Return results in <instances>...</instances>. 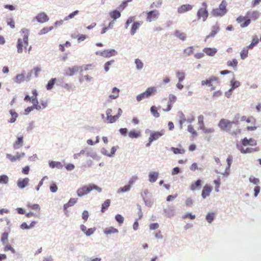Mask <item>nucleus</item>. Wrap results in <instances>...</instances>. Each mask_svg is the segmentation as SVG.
Segmentation results:
<instances>
[{
  "mask_svg": "<svg viewBox=\"0 0 261 261\" xmlns=\"http://www.w3.org/2000/svg\"><path fill=\"white\" fill-rule=\"evenodd\" d=\"M218 125L221 130L228 133L232 136H237L241 133V129L238 125V121H230L222 118L219 121Z\"/></svg>",
  "mask_w": 261,
  "mask_h": 261,
  "instance_id": "f257e3e1",
  "label": "nucleus"
},
{
  "mask_svg": "<svg viewBox=\"0 0 261 261\" xmlns=\"http://www.w3.org/2000/svg\"><path fill=\"white\" fill-rule=\"evenodd\" d=\"M22 34L23 35V38H19L17 40V50L18 53H22L23 49L25 48L29 44L28 37L29 31L28 29H22L21 30Z\"/></svg>",
  "mask_w": 261,
  "mask_h": 261,
  "instance_id": "f03ea898",
  "label": "nucleus"
},
{
  "mask_svg": "<svg viewBox=\"0 0 261 261\" xmlns=\"http://www.w3.org/2000/svg\"><path fill=\"white\" fill-rule=\"evenodd\" d=\"M93 190L97 191L99 193L102 191V189L100 187L95 185L91 184L88 186H85L78 189L76 191V193L78 196L82 197L86 194H87L90 191Z\"/></svg>",
  "mask_w": 261,
  "mask_h": 261,
  "instance_id": "7ed1b4c3",
  "label": "nucleus"
},
{
  "mask_svg": "<svg viewBox=\"0 0 261 261\" xmlns=\"http://www.w3.org/2000/svg\"><path fill=\"white\" fill-rule=\"evenodd\" d=\"M135 16H130L126 20L125 24V28L127 29L129 24L134 22L130 29V33L131 35H134L137 32L139 27L143 24V21H136L135 22Z\"/></svg>",
  "mask_w": 261,
  "mask_h": 261,
  "instance_id": "20e7f679",
  "label": "nucleus"
},
{
  "mask_svg": "<svg viewBox=\"0 0 261 261\" xmlns=\"http://www.w3.org/2000/svg\"><path fill=\"white\" fill-rule=\"evenodd\" d=\"M207 5L205 2H203L202 4V7L199 8L197 12V17L198 20H202L203 21H205L208 16V12L207 11Z\"/></svg>",
  "mask_w": 261,
  "mask_h": 261,
  "instance_id": "39448f33",
  "label": "nucleus"
},
{
  "mask_svg": "<svg viewBox=\"0 0 261 261\" xmlns=\"http://www.w3.org/2000/svg\"><path fill=\"white\" fill-rule=\"evenodd\" d=\"M164 134L165 130L163 129L160 131L151 132L148 139V142L146 144V146L149 147L153 141L159 139L163 136Z\"/></svg>",
  "mask_w": 261,
  "mask_h": 261,
  "instance_id": "423d86ee",
  "label": "nucleus"
},
{
  "mask_svg": "<svg viewBox=\"0 0 261 261\" xmlns=\"http://www.w3.org/2000/svg\"><path fill=\"white\" fill-rule=\"evenodd\" d=\"M79 71L82 72L83 67H80L78 66L70 67L65 70L64 75L66 76H72Z\"/></svg>",
  "mask_w": 261,
  "mask_h": 261,
  "instance_id": "0eeeda50",
  "label": "nucleus"
},
{
  "mask_svg": "<svg viewBox=\"0 0 261 261\" xmlns=\"http://www.w3.org/2000/svg\"><path fill=\"white\" fill-rule=\"evenodd\" d=\"M238 23L240 24V27L242 28L248 27L250 24V19L247 16H239L236 19Z\"/></svg>",
  "mask_w": 261,
  "mask_h": 261,
  "instance_id": "6e6552de",
  "label": "nucleus"
},
{
  "mask_svg": "<svg viewBox=\"0 0 261 261\" xmlns=\"http://www.w3.org/2000/svg\"><path fill=\"white\" fill-rule=\"evenodd\" d=\"M218 81V77L215 76H212L209 79L201 81L202 86H207L208 87H212L211 89L214 90V87H213V83L214 82H217Z\"/></svg>",
  "mask_w": 261,
  "mask_h": 261,
  "instance_id": "1a4fd4ad",
  "label": "nucleus"
},
{
  "mask_svg": "<svg viewBox=\"0 0 261 261\" xmlns=\"http://www.w3.org/2000/svg\"><path fill=\"white\" fill-rule=\"evenodd\" d=\"M39 23H44L48 21L49 17L44 12H40L38 13L34 18Z\"/></svg>",
  "mask_w": 261,
  "mask_h": 261,
  "instance_id": "9d476101",
  "label": "nucleus"
},
{
  "mask_svg": "<svg viewBox=\"0 0 261 261\" xmlns=\"http://www.w3.org/2000/svg\"><path fill=\"white\" fill-rule=\"evenodd\" d=\"M237 148L241 151L242 153H251L254 151H257L259 149L258 148H252L250 147H243L242 145H237Z\"/></svg>",
  "mask_w": 261,
  "mask_h": 261,
  "instance_id": "9b49d317",
  "label": "nucleus"
},
{
  "mask_svg": "<svg viewBox=\"0 0 261 261\" xmlns=\"http://www.w3.org/2000/svg\"><path fill=\"white\" fill-rule=\"evenodd\" d=\"M112 109H108L106 111L107 119L110 123H113L115 122L119 118V115L112 116Z\"/></svg>",
  "mask_w": 261,
  "mask_h": 261,
  "instance_id": "f8f14e48",
  "label": "nucleus"
},
{
  "mask_svg": "<svg viewBox=\"0 0 261 261\" xmlns=\"http://www.w3.org/2000/svg\"><path fill=\"white\" fill-rule=\"evenodd\" d=\"M246 16L250 19V20L255 21L259 18V13L256 11H248Z\"/></svg>",
  "mask_w": 261,
  "mask_h": 261,
  "instance_id": "ddd939ff",
  "label": "nucleus"
},
{
  "mask_svg": "<svg viewBox=\"0 0 261 261\" xmlns=\"http://www.w3.org/2000/svg\"><path fill=\"white\" fill-rule=\"evenodd\" d=\"M29 180H30L28 177L20 178L17 180V186L20 189L24 188L28 185Z\"/></svg>",
  "mask_w": 261,
  "mask_h": 261,
  "instance_id": "4468645a",
  "label": "nucleus"
},
{
  "mask_svg": "<svg viewBox=\"0 0 261 261\" xmlns=\"http://www.w3.org/2000/svg\"><path fill=\"white\" fill-rule=\"evenodd\" d=\"M193 6L189 4L182 5L178 8L177 12L178 13L181 14L191 10Z\"/></svg>",
  "mask_w": 261,
  "mask_h": 261,
  "instance_id": "2eb2a0df",
  "label": "nucleus"
},
{
  "mask_svg": "<svg viewBox=\"0 0 261 261\" xmlns=\"http://www.w3.org/2000/svg\"><path fill=\"white\" fill-rule=\"evenodd\" d=\"M23 144V137L22 136L18 137L13 144V148L15 149L20 148Z\"/></svg>",
  "mask_w": 261,
  "mask_h": 261,
  "instance_id": "dca6fc26",
  "label": "nucleus"
},
{
  "mask_svg": "<svg viewBox=\"0 0 261 261\" xmlns=\"http://www.w3.org/2000/svg\"><path fill=\"white\" fill-rule=\"evenodd\" d=\"M176 100V97L175 96L173 95H170L169 96V101L168 102L167 107L164 110L165 111H170L172 107L173 104L175 102Z\"/></svg>",
  "mask_w": 261,
  "mask_h": 261,
  "instance_id": "f3484780",
  "label": "nucleus"
},
{
  "mask_svg": "<svg viewBox=\"0 0 261 261\" xmlns=\"http://www.w3.org/2000/svg\"><path fill=\"white\" fill-rule=\"evenodd\" d=\"M33 96H32L31 102L33 104V107H35L36 109V106L39 105V102L37 99L38 92L36 89H34L32 91Z\"/></svg>",
  "mask_w": 261,
  "mask_h": 261,
  "instance_id": "a211bd4d",
  "label": "nucleus"
},
{
  "mask_svg": "<svg viewBox=\"0 0 261 261\" xmlns=\"http://www.w3.org/2000/svg\"><path fill=\"white\" fill-rule=\"evenodd\" d=\"M212 188L210 186L205 185L204 186L202 191V197L203 198H205L206 197L208 196L212 192Z\"/></svg>",
  "mask_w": 261,
  "mask_h": 261,
  "instance_id": "6ab92c4d",
  "label": "nucleus"
},
{
  "mask_svg": "<svg viewBox=\"0 0 261 261\" xmlns=\"http://www.w3.org/2000/svg\"><path fill=\"white\" fill-rule=\"evenodd\" d=\"M159 12L157 11H151L147 14V20L151 21L153 19L156 18L159 15Z\"/></svg>",
  "mask_w": 261,
  "mask_h": 261,
  "instance_id": "aec40b11",
  "label": "nucleus"
},
{
  "mask_svg": "<svg viewBox=\"0 0 261 261\" xmlns=\"http://www.w3.org/2000/svg\"><path fill=\"white\" fill-rule=\"evenodd\" d=\"M117 52L114 49L104 50L100 53V55L106 58H109L115 56Z\"/></svg>",
  "mask_w": 261,
  "mask_h": 261,
  "instance_id": "412c9836",
  "label": "nucleus"
},
{
  "mask_svg": "<svg viewBox=\"0 0 261 261\" xmlns=\"http://www.w3.org/2000/svg\"><path fill=\"white\" fill-rule=\"evenodd\" d=\"M219 30L220 28L218 24L214 25L212 27V30L211 33L206 36V38L214 37L216 35V34L219 31Z\"/></svg>",
  "mask_w": 261,
  "mask_h": 261,
  "instance_id": "4be33fe9",
  "label": "nucleus"
},
{
  "mask_svg": "<svg viewBox=\"0 0 261 261\" xmlns=\"http://www.w3.org/2000/svg\"><path fill=\"white\" fill-rule=\"evenodd\" d=\"M174 35L177 38L181 41H185L187 38L186 34L179 30H175Z\"/></svg>",
  "mask_w": 261,
  "mask_h": 261,
  "instance_id": "5701e85b",
  "label": "nucleus"
},
{
  "mask_svg": "<svg viewBox=\"0 0 261 261\" xmlns=\"http://www.w3.org/2000/svg\"><path fill=\"white\" fill-rule=\"evenodd\" d=\"M203 51L207 56H214L217 52V50L215 48L205 47L203 49Z\"/></svg>",
  "mask_w": 261,
  "mask_h": 261,
  "instance_id": "b1692460",
  "label": "nucleus"
},
{
  "mask_svg": "<svg viewBox=\"0 0 261 261\" xmlns=\"http://www.w3.org/2000/svg\"><path fill=\"white\" fill-rule=\"evenodd\" d=\"M24 153L22 152L20 153H17L15 155H12L11 154H8L7 155V156L11 162H14L17 160H19L20 158L24 156Z\"/></svg>",
  "mask_w": 261,
  "mask_h": 261,
  "instance_id": "393cba45",
  "label": "nucleus"
},
{
  "mask_svg": "<svg viewBox=\"0 0 261 261\" xmlns=\"http://www.w3.org/2000/svg\"><path fill=\"white\" fill-rule=\"evenodd\" d=\"M25 79L24 72L17 74L14 79V81L17 84H20L23 82Z\"/></svg>",
  "mask_w": 261,
  "mask_h": 261,
  "instance_id": "a878e982",
  "label": "nucleus"
},
{
  "mask_svg": "<svg viewBox=\"0 0 261 261\" xmlns=\"http://www.w3.org/2000/svg\"><path fill=\"white\" fill-rule=\"evenodd\" d=\"M103 232L105 234L109 235L113 233H117L118 230L113 227H109L106 228L103 230Z\"/></svg>",
  "mask_w": 261,
  "mask_h": 261,
  "instance_id": "bb28decb",
  "label": "nucleus"
},
{
  "mask_svg": "<svg viewBox=\"0 0 261 261\" xmlns=\"http://www.w3.org/2000/svg\"><path fill=\"white\" fill-rule=\"evenodd\" d=\"M148 97L155 95L156 93V88L155 87H150L145 91Z\"/></svg>",
  "mask_w": 261,
  "mask_h": 261,
  "instance_id": "cd10ccee",
  "label": "nucleus"
},
{
  "mask_svg": "<svg viewBox=\"0 0 261 261\" xmlns=\"http://www.w3.org/2000/svg\"><path fill=\"white\" fill-rule=\"evenodd\" d=\"M227 4L225 0H223L221 4L219 6V9L225 15L227 13Z\"/></svg>",
  "mask_w": 261,
  "mask_h": 261,
  "instance_id": "c85d7f7f",
  "label": "nucleus"
},
{
  "mask_svg": "<svg viewBox=\"0 0 261 261\" xmlns=\"http://www.w3.org/2000/svg\"><path fill=\"white\" fill-rule=\"evenodd\" d=\"M212 14L215 17H221L224 15L223 12L218 8L213 9L212 11Z\"/></svg>",
  "mask_w": 261,
  "mask_h": 261,
  "instance_id": "c756f323",
  "label": "nucleus"
},
{
  "mask_svg": "<svg viewBox=\"0 0 261 261\" xmlns=\"http://www.w3.org/2000/svg\"><path fill=\"white\" fill-rule=\"evenodd\" d=\"M111 203V200L110 199H107L101 205V213H104L110 206Z\"/></svg>",
  "mask_w": 261,
  "mask_h": 261,
  "instance_id": "7c9ffc66",
  "label": "nucleus"
},
{
  "mask_svg": "<svg viewBox=\"0 0 261 261\" xmlns=\"http://www.w3.org/2000/svg\"><path fill=\"white\" fill-rule=\"evenodd\" d=\"M109 15L112 18L115 20L120 17L121 13L117 10H114L110 12Z\"/></svg>",
  "mask_w": 261,
  "mask_h": 261,
  "instance_id": "2f4dec72",
  "label": "nucleus"
},
{
  "mask_svg": "<svg viewBox=\"0 0 261 261\" xmlns=\"http://www.w3.org/2000/svg\"><path fill=\"white\" fill-rule=\"evenodd\" d=\"M119 90L114 87L112 89V94L110 95L109 97L111 99H116L119 96Z\"/></svg>",
  "mask_w": 261,
  "mask_h": 261,
  "instance_id": "473e14b6",
  "label": "nucleus"
},
{
  "mask_svg": "<svg viewBox=\"0 0 261 261\" xmlns=\"http://www.w3.org/2000/svg\"><path fill=\"white\" fill-rule=\"evenodd\" d=\"M158 177V173L155 172H150L149 174V180L150 182H155Z\"/></svg>",
  "mask_w": 261,
  "mask_h": 261,
  "instance_id": "72a5a7b5",
  "label": "nucleus"
},
{
  "mask_svg": "<svg viewBox=\"0 0 261 261\" xmlns=\"http://www.w3.org/2000/svg\"><path fill=\"white\" fill-rule=\"evenodd\" d=\"M76 202V198H71L67 203L64 205V210H66L68 207L73 205Z\"/></svg>",
  "mask_w": 261,
  "mask_h": 261,
  "instance_id": "f704fd0d",
  "label": "nucleus"
},
{
  "mask_svg": "<svg viewBox=\"0 0 261 261\" xmlns=\"http://www.w3.org/2000/svg\"><path fill=\"white\" fill-rule=\"evenodd\" d=\"M141 133L139 131H136L135 130H131L128 133V136L130 138H137L140 137Z\"/></svg>",
  "mask_w": 261,
  "mask_h": 261,
  "instance_id": "c9c22d12",
  "label": "nucleus"
},
{
  "mask_svg": "<svg viewBox=\"0 0 261 261\" xmlns=\"http://www.w3.org/2000/svg\"><path fill=\"white\" fill-rule=\"evenodd\" d=\"M238 61L234 59L232 60L228 61L227 62V65L229 67H232L234 68V70L237 69L238 66Z\"/></svg>",
  "mask_w": 261,
  "mask_h": 261,
  "instance_id": "e433bc0d",
  "label": "nucleus"
},
{
  "mask_svg": "<svg viewBox=\"0 0 261 261\" xmlns=\"http://www.w3.org/2000/svg\"><path fill=\"white\" fill-rule=\"evenodd\" d=\"M49 166L52 168H57L58 169L62 168L63 167L62 164L60 162L51 161L49 163Z\"/></svg>",
  "mask_w": 261,
  "mask_h": 261,
  "instance_id": "4c0bfd02",
  "label": "nucleus"
},
{
  "mask_svg": "<svg viewBox=\"0 0 261 261\" xmlns=\"http://www.w3.org/2000/svg\"><path fill=\"white\" fill-rule=\"evenodd\" d=\"M231 88L229 90V91L233 90L234 89L239 87L240 86V82L238 81H236L234 79L230 81Z\"/></svg>",
  "mask_w": 261,
  "mask_h": 261,
  "instance_id": "58836bf2",
  "label": "nucleus"
},
{
  "mask_svg": "<svg viewBox=\"0 0 261 261\" xmlns=\"http://www.w3.org/2000/svg\"><path fill=\"white\" fill-rule=\"evenodd\" d=\"M10 113L11 114V118H10V119L9 120V122L10 123H13V122H14L16 120V118H17L18 117V114H17V113H16L15 112H14L13 110H11L10 111Z\"/></svg>",
  "mask_w": 261,
  "mask_h": 261,
  "instance_id": "ea45409f",
  "label": "nucleus"
},
{
  "mask_svg": "<svg viewBox=\"0 0 261 261\" xmlns=\"http://www.w3.org/2000/svg\"><path fill=\"white\" fill-rule=\"evenodd\" d=\"M176 75L179 82H182L185 79V73L184 71H178L176 72Z\"/></svg>",
  "mask_w": 261,
  "mask_h": 261,
  "instance_id": "a19ab883",
  "label": "nucleus"
},
{
  "mask_svg": "<svg viewBox=\"0 0 261 261\" xmlns=\"http://www.w3.org/2000/svg\"><path fill=\"white\" fill-rule=\"evenodd\" d=\"M198 121L199 124V128L200 129L204 128V117L202 115H200L198 117Z\"/></svg>",
  "mask_w": 261,
  "mask_h": 261,
  "instance_id": "79ce46f5",
  "label": "nucleus"
},
{
  "mask_svg": "<svg viewBox=\"0 0 261 261\" xmlns=\"http://www.w3.org/2000/svg\"><path fill=\"white\" fill-rule=\"evenodd\" d=\"M47 106V102L45 100H41L38 106H36V109L40 110L41 109H45Z\"/></svg>",
  "mask_w": 261,
  "mask_h": 261,
  "instance_id": "37998d69",
  "label": "nucleus"
},
{
  "mask_svg": "<svg viewBox=\"0 0 261 261\" xmlns=\"http://www.w3.org/2000/svg\"><path fill=\"white\" fill-rule=\"evenodd\" d=\"M171 150L174 154H184L185 152V150L181 148L171 147Z\"/></svg>",
  "mask_w": 261,
  "mask_h": 261,
  "instance_id": "c03bdc74",
  "label": "nucleus"
},
{
  "mask_svg": "<svg viewBox=\"0 0 261 261\" xmlns=\"http://www.w3.org/2000/svg\"><path fill=\"white\" fill-rule=\"evenodd\" d=\"M248 49L247 47L242 49L240 53V56L242 60H244L248 57Z\"/></svg>",
  "mask_w": 261,
  "mask_h": 261,
  "instance_id": "a18cd8bd",
  "label": "nucleus"
},
{
  "mask_svg": "<svg viewBox=\"0 0 261 261\" xmlns=\"http://www.w3.org/2000/svg\"><path fill=\"white\" fill-rule=\"evenodd\" d=\"M201 180H197L195 183L192 184L191 186V189L193 191L197 189H199L201 185Z\"/></svg>",
  "mask_w": 261,
  "mask_h": 261,
  "instance_id": "49530a36",
  "label": "nucleus"
},
{
  "mask_svg": "<svg viewBox=\"0 0 261 261\" xmlns=\"http://www.w3.org/2000/svg\"><path fill=\"white\" fill-rule=\"evenodd\" d=\"M54 27L53 26L49 27H44L43 29H42L39 33V35H44L46 34L47 33L49 32V31H51L53 29Z\"/></svg>",
  "mask_w": 261,
  "mask_h": 261,
  "instance_id": "de8ad7c7",
  "label": "nucleus"
},
{
  "mask_svg": "<svg viewBox=\"0 0 261 261\" xmlns=\"http://www.w3.org/2000/svg\"><path fill=\"white\" fill-rule=\"evenodd\" d=\"M259 40L257 37H255L253 38L252 41L251 43L247 46V47L249 49H252L253 48L254 46L256 45L258 43Z\"/></svg>",
  "mask_w": 261,
  "mask_h": 261,
  "instance_id": "09e8293b",
  "label": "nucleus"
},
{
  "mask_svg": "<svg viewBox=\"0 0 261 261\" xmlns=\"http://www.w3.org/2000/svg\"><path fill=\"white\" fill-rule=\"evenodd\" d=\"M150 111L151 114L156 118H158L160 116V114L158 111L157 108L153 106H152L150 108Z\"/></svg>",
  "mask_w": 261,
  "mask_h": 261,
  "instance_id": "8fccbe9b",
  "label": "nucleus"
},
{
  "mask_svg": "<svg viewBox=\"0 0 261 261\" xmlns=\"http://www.w3.org/2000/svg\"><path fill=\"white\" fill-rule=\"evenodd\" d=\"M130 189V185H126L123 187L120 188L117 191L118 193H123L129 191Z\"/></svg>",
  "mask_w": 261,
  "mask_h": 261,
  "instance_id": "3c124183",
  "label": "nucleus"
},
{
  "mask_svg": "<svg viewBox=\"0 0 261 261\" xmlns=\"http://www.w3.org/2000/svg\"><path fill=\"white\" fill-rule=\"evenodd\" d=\"M27 207L29 208L36 210L39 211L40 210V207L39 204H32L31 203H28L27 204Z\"/></svg>",
  "mask_w": 261,
  "mask_h": 261,
  "instance_id": "603ef678",
  "label": "nucleus"
},
{
  "mask_svg": "<svg viewBox=\"0 0 261 261\" xmlns=\"http://www.w3.org/2000/svg\"><path fill=\"white\" fill-rule=\"evenodd\" d=\"M79 12L78 10L74 11V12H72L71 13H70L68 16H66L64 18V20L66 21V20H68L69 19H72V18H73L74 17V16H75L76 15L78 14Z\"/></svg>",
  "mask_w": 261,
  "mask_h": 261,
  "instance_id": "864d4df0",
  "label": "nucleus"
},
{
  "mask_svg": "<svg viewBox=\"0 0 261 261\" xmlns=\"http://www.w3.org/2000/svg\"><path fill=\"white\" fill-rule=\"evenodd\" d=\"M9 178L7 175H3L0 176V184H7Z\"/></svg>",
  "mask_w": 261,
  "mask_h": 261,
  "instance_id": "5fc2aeb1",
  "label": "nucleus"
},
{
  "mask_svg": "<svg viewBox=\"0 0 261 261\" xmlns=\"http://www.w3.org/2000/svg\"><path fill=\"white\" fill-rule=\"evenodd\" d=\"M56 79H52L49 80L46 85V88L47 90H50L55 84Z\"/></svg>",
  "mask_w": 261,
  "mask_h": 261,
  "instance_id": "6e6d98bb",
  "label": "nucleus"
},
{
  "mask_svg": "<svg viewBox=\"0 0 261 261\" xmlns=\"http://www.w3.org/2000/svg\"><path fill=\"white\" fill-rule=\"evenodd\" d=\"M135 64L138 69H141L143 67V63L139 59H136L135 60Z\"/></svg>",
  "mask_w": 261,
  "mask_h": 261,
  "instance_id": "4d7b16f0",
  "label": "nucleus"
},
{
  "mask_svg": "<svg viewBox=\"0 0 261 261\" xmlns=\"http://www.w3.org/2000/svg\"><path fill=\"white\" fill-rule=\"evenodd\" d=\"M184 52L186 55L190 56L193 53V47L192 46L188 47L184 50Z\"/></svg>",
  "mask_w": 261,
  "mask_h": 261,
  "instance_id": "13d9d810",
  "label": "nucleus"
},
{
  "mask_svg": "<svg viewBox=\"0 0 261 261\" xmlns=\"http://www.w3.org/2000/svg\"><path fill=\"white\" fill-rule=\"evenodd\" d=\"M146 93L145 92L141 93L137 96V100L138 101H140L142 99L148 98V96L146 95Z\"/></svg>",
  "mask_w": 261,
  "mask_h": 261,
  "instance_id": "bf43d9fd",
  "label": "nucleus"
},
{
  "mask_svg": "<svg viewBox=\"0 0 261 261\" xmlns=\"http://www.w3.org/2000/svg\"><path fill=\"white\" fill-rule=\"evenodd\" d=\"M214 218V213H208L206 216V219L208 223H211Z\"/></svg>",
  "mask_w": 261,
  "mask_h": 261,
  "instance_id": "052dcab7",
  "label": "nucleus"
},
{
  "mask_svg": "<svg viewBox=\"0 0 261 261\" xmlns=\"http://www.w3.org/2000/svg\"><path fill=\"white\" fill-rule=\"evenodd\" d=\"M8 238V233L5 232L2 234L1 241L3 244H5Z\"/></svg>",
  "mask_w": 261,
  "mask_h": 261,
  "instance_id": "680f3d73",
  "label": "nucleus"
},
{
  "mask_svg": "<svg viewBox=\"0 0 261 261\" xmlns=\"http://www.w3.org/2000/svg\"><path fill=\"white\" fill-rule=\"evenodd\" d=\"M249 181L255 184V185H257L259 182V180L258 178H257L256 177H255L254 176H251L249 177Z\"/></svg>",
  "mask_w": 261,
  "mask_h": 261,
  "instance_id": "e2e57ef3",
  "label": "nucleus"
},
{
  "mask_svg": "<svg viewBox=\"0 0 261 261\" xmlns=\"http://www.w3.org/2000/svg\"><path fill=\"white\" fill-rule=\"evenodd\" d=\"M7 22L11 28L14 29L15 28V22L13 18H10L7 19Z\"/></svg>",
  "mask_w": 261,
  "mask_h": 261,
  "instance_id": "0e129e2a",
  "label": "nucleus"
},
{
  "mask_svg": "<svg viewBox=\"0 0 261 261\" xmlns=\"http://www.w3.org/2000/svg\"><path fill=\"white\" fill-rule=\"evenodd\" d=\"M5 251H11L12 253H15V251L14 249L9 244H7L4 248Z\"/></svg>",
  "mask_w": 261,
  "mask_h": 261,
  "instance_id": "69168bd1",
  "label": "nucleus"
},
{
  "mask_svg": "<svg viewBox=\"0 0 261 261\" xmlns=\"http://www.w3.org/2000/svg\"><path fill=\"white\" fill-rule=\"evenodd\" d=\"M92 80V77L88 75H85L84 77H82L80 79V82L81 83H82L85 80L87 81H90Z\"/></svg>",
  "mask_w": 261,
  "mask_h": 261,
  "instance_id": "338daca9",
  "label": "nucleus"
},
{
  "mask_svg": "<svg viewBox=\"0 0 261 261\" xmlns=\"http://www.w3.org/2000/svg\"><path fill=\"white\" fill-rule=\"evenodd\" d=\"M115 219L120 224L122 223L124 221V218L119 214H117L115 216Z\"/></svg>",
  "mask_w": 261,
  "mask_h": 261,
  "instance_id": "774afa93",
  "label": "nucleus"
}]
</instances>
